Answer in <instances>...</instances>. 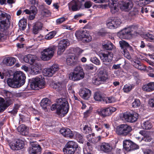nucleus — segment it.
<instances>
[{
	"instance_id": "obj_12",
	"label": "nucleus",
	"mask_w": 154,
	"mask_h": 154,
	"mask_svg": "<svg viewBox=\"0 0 154 154\" xmlns=\"http://www.w3.org/2000/svg\"><path fill=\"white\" fill-rule=\"evenodd\" d=\"M123 117L127 122H133L137 120L138 118V115L136 112H132L124 114Z\"/></svg>"
},
{
	"instance_id": "obj_10",
	"label": "nucleus",
	"mask_w": 154,
	"mask_h": 154,
	"mask_svg": "<svg viewBox=\"0 0 154 154\" xmlns=\"http://www.w3.org/2000/svg\"><path fill=\"white\" fill-rule=\"evenodd\" d=\"M119 5L121 10L128 11L132 8L133 4L131 0H124L119 3Z\"/></svg>"
},
{
	"instance_id": "obj_33",
	"label": "nucleus",
	"mask_w": 154,
	"mask_h": 154,
	"mask_svg": "<svg viewBox=\"0 0 154 154\" xmlns=\"http://www.w3.org/2000/svg\"><path fill=\"white\" fill-rule=\"evenodd\" d=\"M26 20L23 19L21 20L19 22L18 25L20 29L24 30L25 29L26 26Z\"/></svg>"
},
{
	"instance_id": "obj_46",
	"label": "nucleus",
	"mask_w": 154,
	"mask_h": 154,
	"mask_svg": "<svg viewBox=\"0 0 154 154\" xmlns=\"http://www.w3.org/2000/svg\"><path fill=\"white\" fill-rule=\"evenodd\" d=\"M90 61L97 65H99L100 64V60L95 57H91L90 58Z\"/></svg>"
},
{
	"instance_id": "obj_31",
	"label": "nucleus",
	"mask_w": 154,
	"mask_h": 154,
	"mask_svg": "<svg viewBox=\"0 0 154 154\" xmlns=\"http://www.w3.org/2000/svg\"><path fill=\"white\" fill-rule=\"evenodd\" d=\"M116 100V98L113 96L106 97L103 98V101L106 103H112L115 102Z\"/></svg>"
},
{
	"instance_id": "obj_27",
	"label": "nucleus",
	"mask_w": 154,
	"mask_h": 154,
	"mask_svg": "<svg viewBox=\"0 0 154 154\" xmlns=\"http://www.w3.org/2000/svg\"><path fill=\"white\" fill-rule=\"evenodd\" d=\"M50 100L48 98H44L41 100V106L45 111L47 110V107L50 105Z\"/></svg>"
},
{
	"instance_id": "obj_34",
	"label": "nucleus",
	"mask_w": 154,
	"mask_h": 154,
	"mask_svg": "<svg viewBox=\"0 0 154 154\" xmlns=\"http://www.w3.org/2000/svg\"><path fill=\"white\" fill-rule=\"evenodd\" d=\"M43 74L45 76H52L54 74L50 68L45 69L43 70Z\"/></svg>"
},
{
	"instance_id": "obj_21",
	"label": "nucleus",
	"mask_w": 154,
	"mask_h": 154,
	"mask_svg": "<svg viewBox=\"0 0 154 154\" xmlns=\"http://www.w3.org/2000/svg\"><path fill=\"white\" fill-rule=\"evenodd\" d=\"M101 150L104 152H108L111 151L112 147L111 145L106 143H102L100 146Z\"/></svg>"
},
{
	"instance_id": "obj_49",
	"label": "nucleus",
	"mask_w": 154,
	"mask_h": 154,
	"mask_svg": "<svg viewBox=\"0 0 154 154\" xmlns=\"http://www.w3.org/2000/svg\"><path fill=\"white\" fill-rule=\"evenodd\" d=\"M63 86V84L60 82H57L54 84V87L57 91L60 90Z\"/></svg>"
},
{
	"instance_id": "obj_38",
	"label": "nucleus",
	"mask_w": 154,
	"mask_h": 154,
	"mask_svg": "<svg viewBox=\"0 0 154 154\" xmlns=\"http://www.w3.org/2000/svg\"><path fill=\"white\" fill-rule=\"evenodd\" d=\"M95 100L97 101H101L103 100V98L101 93L99 92H96L95 93L94 96Z\"/></svg>"
},
{
	"instance_id": "obj_50",
	"label": "nucleus",
	"mask_w": 154,
	"mask_h": 154,
	"mask_svg": "<svg viewBox=\"0 0 154 154\" xmlns=\"http://www.w3.org/2000/svg\"><path fill=\"white\" fill-rule=\"evenodd\" d=\"M119 43L120 47L121 48V49L123 50L124 47H127L128 46H129V44L126 41L124 40H121L119 42Z\"/></svg>"
},
{
	"instance_id": "obj_19",
	"label": "nucleus",
	"mask_w": 154,
	"mask_h": 154,
	"mask_svg": "<svg viewBox=\"0 0 154 154\" xmlns=\"http://www.w3.org/2000/svg\"><path fill=\"white\" fill-rule=\"evenodd\" d=\"M60 133L64 137L72 138L73 136V134L69 128H62L60 131Z\"/></svg>"
},
{
	"instance_id": "obj_57",
	"label": "nucleus",
	"mask_w": 154,
	"mask_h": 154,
	"mask_svg": "<svg viewBox=\"0 0 154 154\" xmlns=\"http://www.w3.org/2000/svg\"><path fill=\"white\" fill-rule=\"evenodd\" d=\"M144 154H154V150L152 149H144L143 150Z\"/></svg>"
},
{
	"instance_id": "obj_23",
	"label": "nucleus",
	"mask_w": 154,
	"mask_h": 154,
	"mask_svg": "<svg viewBox=\"0 0 154 154\" xmlns=\"http://www.w3.org/2000/svg\"><path fill=\"white\" fill-rule=\"evenodd\" d=\"M98 76L102 83L106 82L108 79L106 72L104 70H100Z\"/></svg>"
},
{
	"instance_id": "obj_28",
	"label": "nucleus",
	"mask_w": 154,
	"mask_h": 154,
	"mask_svg": "<svg viewBox=\"0 0 154 154\" xmlns=\"http://www.w3.org/2000/svg\"><path fill=\"white\" fill-rule=\"evenodd\" d=\"M24 11L27 14H31V13L36 14L37 13V10L35 6L32 5L30 7L29 10L26 9Z\"/></svg>"
},
{
	"instance_id": "obj_40",
	"label": "nucleus",
	"mask_w": 154,
	"mask_h": 154,
	"mask_svg": "<svg viewBox=\"0 0 154 154\" xmlns=\"http://www.w3.org/2000/svg\"><path fill=\"white\" fill-rule=\"evenodd\" d=\"M76 150L66 147L63 149V151L65 154H74Z\"/></svg>"
},
{
	"instance_id": "obj_9",
	"label": "nucleus",
	"mask_w": 154,
	"mask_h": 154,
	"mask_svg": "<svg viewBox=\"0 0 154 154\" xmlns=\"http://www.w3.org/2000/svg\"><path fill=\"white\" fill-rule=\"evenodd\" d=\"M75 35L79 39H83L86 42H88L91 40V37L89 35V32L86 30L76 31Z\"/></svg>"
},
{
	"instance_id": "obj_17",
	"label": "nucleus",
	"mask_w": 154,
	"mask_h": 154,
	"mask_svg": "<svg viewBox=\"0 0 154 154\" xmlns=\"http://www.w3.org/2000/svg\"><path fill=\"white\" fill-rule=\"evenodd\" d=\"M28 150L29 153L30 154H40L41 149L39 145L33 143L29 148Z\"/></svg>"
},
{
	"instance_id": "obj_13",
	"label": "nucleus",
	"mask_w": 154,
	"mask_h": 154,
	"mask_svg": "<svg viewBox=\"0 0 154 154\" xmlns=\"http://www.w3.org/2000/svg\"><path fill=\"white\" fill-rule=\"evenodd\" d=\"M69 45V42L68 39H63L60 40L58 44V54L61 55Z\"/></svg>"
},
{
	"instance_id": "obj_8",
	"label": "nucleus",
	"mask_w": 154,
	"mask_h": 154,
	"mask_svg": "<svg viewBox=\"0 0 154 154\" xmlns=\"http://www.w3.org/2000/svg\"><path fill=\"white\" fill-rule=\"evenodd\" d=\"M121 21L118 17L110 18L106 21L107 27L110 29L117 28L121 23Z\"/></svg>"
},
{
	"instance_id": "obj_32",
	"label": "nucleus",
	"mask_w": 154,
	"mask_h": 154,
	"mask_svg": "<svg viewBox=\"0 0 154 154\" xmlns=\"http://www.w3.org/2000/svg\"><path fill=\"white\" fill-rule=\"evenodd\" d=\"M15 140L17 143V150H19L23 149L24 146V141L19 139H17Z\"/></svg>"
},
{
	"instance_id": "obj_25",
	"label": "nucleus",
	"mask_w": 154,
	"mask_h": 154,
	"mask_svg": "<svg viewBox=\"0 0 154 154\" xmlns=\"http://www.w3.org/2000/svg\"><path fill=\"white\" fill-rule=\"evenodd\" d=\"M42 24L40 22H37L34 23L33 26L32 31L34 33L37 34L39 31L42 29Z\"/></svg>"
},
{
	"instance_id": "obj_51",
	"label": "nucleus",
	"mask_w": 154,
	"mask_h": 154,
	"mask_svg": "<svg viewBox=\"0 0 154 154\" xmlns=\"http://www.w3.org/2000/svg\"><path fill=\"white\" fill-rule=\"evenodd\" d=\"M41 13L43 16L47 17L51 14L49 10L47 9L44 8L42 11Z\"/></svg>"
},
{
	"instance_id": "obj_39",
	"label": "nucleus",
	"mask_w": 154,
	"mask_h": 154,
	"mask_svg": "<svg viewBox=\"0 0 154 154\" xmlns=\"http://www.w3.org/2000/svg\"><path fill=\"white\" fill-rule=\"evenodd\" d=\"M113 45L110 42H108L106 44L103 45V47L106 50H112L113 48Z\"/></svg>"
},
{
	"instance_id": "obj_4",
	"label": "nucleus",
	"mask_w": 154,
	"mask_h": 154,
	"mask_svg": "<svg viewBox=\"0 0 154 154\" xmlns=\"http://www.w3.org/2000/svg\"><path fill=\"white\" fill-rule=\"evenodd\" d=\"M85 76V73L82 67L79 66L76 67L73 72L70 73L69 78L73 81H78L83 79Z\"/></svg>"
},
{
	"instance_id": "obj_30",
	"label": "nucleus",
	"mask_w": 154,
	"mask_h": 154,
	"mask_svg": "<svg viewBox=\"0 0 154 154\" xmlns=\"http://www.w3.org/2000/svg\"><path fill=\"white\" fill-rule=\"evenodd\" d=\"M67 64L68 65H74L76 64L75 57L72 56L68 57L66 60Z\"/></svg>"
},
{
	"instance_id": "obj_26",
	"label": "nucleus",
	"mask_w": 154,
	"mask_h": 154,
	"mask_svg": "<svg viewBox=\"0 0 154 154\" xmlns=\"http://www.w3.org/2000/svg\"><path fill=\"white\" fill-rule=\"evenodd\" d=\"M142 89L144 91L150 92L154 90V82H150L147 85H144Z\"/></svg>"
},
{
	"instance_id": "obj_18",
	"label": "nucleus",
	"mask_w": 154,
	"mask_h": 154,
	"mask_svg": "<svg viewBox=\"0 0 154 154\" xmlns=\"http://www.w3.org/2000/svg\"><path fill=\"white\" fill-rule=\"evenodd\" d=\"M108 4L112 14H115L118 10L117 0H108Z\"/></svg>"
},
{
	"instance_id": "obj_58",
	"label": "nucleus",
	"mask_w": 154,
	"mask_h": 154,
	"mask_svg": "<svg viewBox=\"0 0 154 154\" xmlns=\"http://www.w3.org/2000/svg\"><path fill=\"white\" fill-rule=\"evenodd\" d=\"M4 99L2 98H0V112L3 111L5 109L4 104Z\"/></svg>"
},
{
	"instance_id": "obj_62",
	"label": "nucleus",
	"mask_w": 154,
	"mask_h": 154,
	"mask_svg": "<svg viewBox=\"0 0 154 154\" xmlns=\"http://www.w3.org/2000/svg\"><path fill=\"white\" fill-rule=\"evenodd\" d=\"M132 88V87L131 85H126L124 86L123 90L124 92L127 93L131 90Z\"/></svg>"
},
{
	"instance_id": "obj_35",
	"label": "nucleus",
	"mask_w": 154,
	"mask_h": 154,
	"mask_svg": "<svg viewBox=\"0 0 154 154\" xmlns=\"http://www.w3.org/2000/svg\"><path fill=\"white\" fill-rule=\"evenodd\" d=\"M142 126L143 129L148 130L152 127V125L149 121H147L143 123Z\"/></svg>"
},
{
	"instance_id": "obj_52",
	"label": "nucleus",
	"mask_w": 154,
	"mask_h": 154,
	"mask_svg": "<svg viewBox=\"0 0 154 154\" xmlns=\"http://www.w3.org/2000/svg\"><path fill=\"white\" fill-rule=\"evenodd\" d=\"M140 105V101L139 99H135L134 101L132 103V106L133 107H137Z\"/></svg>"
},
{
	"instance_id": "obj_3",
	"label": "nucleus",
	"mask_w": 154,
	"mask_h": 154,
	"mask_svg": "<svg viewBox=\"0 0 154 154\" xmlns=\"http://www.w3.org/2000/svg\"><path fill=\"white\" fill-rule=\"evenodd\" d=\"M57 48V46L52 45L43 50L41 52V59L44 61H47L51 59L53 56Z\"/></svg>"
},
{
	"instance_id": "obj_29",
	"label": "nucleus",
	"mask_w": 154,
	"mask_h": 154,
	"mask_svg": "<svg viewBox=\"0 0 154 154\" xmlns=\"http://www.w3.org/2000/svg\"><path fill=\"white\" fill-rule=\"evenodd\" d=\"M67 147L69 148L73 149H76L78 148V146L77 144L73 141H69L67 142L66 144Z\"/></svg>"
},
{
	"instance_id": "obj_53",
	"label": "nucleus",
	"mask_w": 154,
	"mask_h": 154,
	"mask_svg": "<svg viewBox=\"0 0 154 154\" xmlns=\"http://www.w3.org/2000/svg\"><path fill=\"white\" fill-rule=\"evenodd\" d=\"M56 34L55 31H52L47 35L45 36V38L47 39L50 40L53 38Z\"/></svg>"
},
{
	"instance_id": "obj_22",
	"label": "nucleus",
	"mask_w": 154,
	"mask_h": 154,
	"mask_svg": "<svg viewBox=\"0 0 154 154\" xmlns=\"http://www.w3.org/2000/svg\"><path fill=\"white\" fill-rule=\"evenodd\" d=\"M36 57L35 55L29 54L23 57V60L26 63L32 64L35 60Z\"/></svg>"
},
{
	"instance_id": "obj_41",
	"label": "nucleus",
	"mask_w": 154,
	"mask_h": 154,
	"mask_svg": "<svg viewBox=\"0 0 154 154\" xmlns=\"http://www.w3.org/2000/svg\"><path fill=\"white\" fill-rule=\"evenodd\" d=\"M16 140L10 141L9 142V145L11 149L14 150H17V146Z\"/></svg>"
},
{
	"instance_id": "obj_37",
	"label": "nucleus",
	"mask_w": 154,
	"mask_h": 154,
	"mask_svg": "<svg viewBox=\"0 0 154 154\" xmlns=\"http://www.w3.org/2000/svg\"><path fill=\"white\" fill-rule=\"evenodd\" d=\"M154 1V0H138L137 4L140 6H142L148 3L149 2Z\"/></svg>"
},
{
	"instance_id": "obj_48",
	"label": "nucleus",
	"mask_w": 154,
	"mask_h": 154,
	"mask_svg": "<svg viewBox=\"0 0 154 154\" xmlns=\"http://www.w3.org/2000/svg\"><path fill=\"white\" fill-rule=\"evenodd\" d=\"M26 127L24 125H21L17 128V130L18 132L23 134V133L26 130Z\"/></svg>"
},
{
	"instance_id": "obj_54",
	"label": "nucleus",
	"mask_w": 154,
	"mask_h": 154,
	"mask_svg": "<svg viewBox=\"0 0 154 154\" xmlns=\"http://www.w3.org/2000/svg\"><path fill=\"white\" fill-rule=\"evenodd\" d=\"M77 140L78 142L81 143L83 142V137L81 134L79 133H76L75 135Z\"/></svg>"
},
{
	"instance_id": "obj_44",
	"label": "nucleus",
	"mask_w": 154,
	"mask_h": 154,
	"mask_svg": "<svg viewBox=\"0 0 154 154\" xmlns=\"http://www.w3.org/2000/svg\"><path fill=\"white\" fill-rule=\"evenodd\" d=\"M30 121V118L28 117H26L23 115H21L20 116V122L29 123Z\"/></svg>"
},
{
	"instance_id": "obj_24",
	"label": "nucleus",
	"mask_w": 154,
	"mask_h": 154,
	"mask_svg": "<svg viewBox=\"0 0 154 154\" xmlns=\"http://www.w3.org/2000/svg\"><path fill=\"white\" fill-rule=\"evenodd\" d=\"M16 61L14 57H8L5 58L3 60L4 63L7 66H12L14 64Z\"/></svg>"
},
{
	"instance_id": "obj_45",
	"label": "nucleus",
	"mask_w": 154,
	"mask_h": 154,
	"mask_svg": "<svg viewBox=\"0 0 154 154\" xmlns=\"http://www.w3.org/2000/svg\"><path fill=\"white\" fill-rule=\"evenodd\" d=\"M106 115H107V116L111 115L112 112H113L116 111L115 108L112 107H109L106 108Z\"/></svg>"
},
{
	"instance_id": "obj_47",
	"label": "nucleus",
	"mask_w": 154,
	"mask_h": 154,
	"mask_svg": "<svg viewBox=\"0 0 154 154\" xmlns=\"http://www.w3.org/2000/svg\"><path fill=\"white\" fill-rule=\"evenodd\" d=\"M95 130L98 132H103V126L100 123H97L94 126Z\"/></svg>"
},
{
	"instance_id": "obj_5",
	"label": "nucleus",
	"mask_w": 154,
	"mask_h": 154,
	"mask_svg": "<svg viewBox=\"0 0 154 154\" xmlns=\"http://www.w3.org/2000/svg\"><path fill=\"white\" fill-rule=\"evenodd\" d=\"M131 131V127L127 124L121 125L116 129V132L117 134L124 136L127 135Z\"/></svg>"
},
{
	"instance_id": "obj_36",
	"label": "nucleus",
	"mask_w": 154,
	"mask_h": 154,
	"mask_svg": "<svg viewBox=\"0 0 154 154\" xmlns=\"http://www.w3.org/2000/svg\"><path fill=\"white\" fill-rule=\"evenodd\" d=\"M87 140L91 143H96V141H95L96 137H95V134L93 133L92 134H89L87 136Z\"/></svg>"
},
{
	"instance_id": "obj_63",
	"label": "nucleus",
	"mask_w": 154,
	"mask_h": 154,
	"mask_svg": "<svg viewBox=\"0 0 154 154\" xmlns=\"http://www.w3.org/2000/svg\"><path fill=\"white\" fill-rule=\"evenodd\" d=\"M19 108V105L17 104L15 105L13 110L9 112L11 114L14 115L17 114Z\"/></svg>"
},
{
	"instance_id": "obj_43",
	"label": "nucleus",
	"mask_w": 154,
	"mask_h": 154,
	"mask_svg": "<svg viewBox=\"0 0 154 154\" xmlns=\"http://www.w3.org/2000/svg\"><path fill=\"white\" fill-rule=\"evenodd\" d=\"M92 129L90 126L88 125H85L83 127L82 131L85 134H88L91 132Z\"/></svg>"
},
{
	"instance_id": "obj_11",
	"label": "nucleus",
	"mask_w": 154,
	"mask_h": 154,
	"mask_svg": "<svg viewBox=\"0 0 154 154\" xmlns=\"http://www.w3.org/2000/svg\"><path fill=\"white\" fill-rule=\"evenodd\" d=\"M123 146L124 149L128 151L133 150L139 148V146L138 145L133 143L129 140H126L124 141Z\"/></svg>"
},
{
	"instance_id": "obj_59",
	"label": "nucleus",
	"mask_w": 154,
	"mask_h": 154,
	"mask_svg": "<svg viewBox=\"0 0 154 154\" xmlns=\"http://www.w3.org/2000/svg\"><path fill=\"white\" fill-rule=\"evenodd\" d=\"M50 68L54 74L59 69V66L57 64H54Z\"/></svg>"
},
{
	"instance_id": "obj_1",
	"label": "nucleus",
	"mask_w": 154,
	"mask_h": 154,
	"mask_svg": "<svg viewBox=\"0 0 154 154\" xmlns=\"http://www.w3.org/2000/svg\"><path fill=\"white\" fill-rule=\"evenodd\" d=\"M26 79L25 75L24 73L21 71H16L14 73L13 78L8 79L7 82L9 86L18 88L24 84Z\"/></svg>"
},
{
	"instance_id": "obj_56",
	"label": "nucleus",
	"mask_w": 154,
	"mask_h": 154,
	"mask_svg": "<svg viewBox=\"0 0 154 154\" xmlns=\"http://www.w3.org/2000/svg\"><path fill=\"white\" fill-rule=\"evenodd\" d=\"M122 53L124 54V56L127 59L130 60L131 59V57L130 54L126 49H123L122 50Z\"/></svg>"
},
{
	"instance_id": "obj_60",
	"label": "nucleus",
	"mask_w": 154,
	"mask_h": 154,
	"mask_svg": "<svg viewBox=\"0 0 154 154\" xmlns=\"http://www.w3.org/2000/svg\"><path fill=\"white\" fill-rule=\"evenodd\" d=\"M40 66L39 64H35V65L33 66L32 70L33 72L35 73L37 72V73L39 72Z\"/></svg>"
},
{
	"instance_id": "obj_15",
	"label": "nucleus",
	"mask_w": 154,
	"mask_h": 154,
	"mask_svg": "<svg viewBox=\"0 0 154 154\" xmlns=\"http://www.w3.org/2000/svg\"><path fill=\"white\" fill-rule=\"evenodd\" d=\"M100 59L104 62H110L112 59L113 55L111 52L105 51L99 54Z\"/></svg>"
},
{
	"instance_id": "obj_7",
	"label": "nucleus",
	"mask_w": 154,
	"mask_h": 154,
	"mask_svg": "<svg viewBox=\"0 0 154 154\" xmlns=\"http://www.w3.org/2000/svg\"><path fill=\"white\" fill-rule=\"evenodd\" d=\"M10 15L5 12L0 11V27L3 29L10 22L11 19Z\"/></svg>"
},
{
	"instance_id": "obj_42",
	"label": "nucleus",
	"mask_w": 154,
	"mask_h": 154,
	"mask_svg": "<svg viewBox=\"0 0 154 154\" xmlns=\"http://www.w3.org/2000/svg\"><path fill=\"white\" fill-rule=\"evenodd\" d=\"M144 38L150 42H154V36L149 33H147L144 35Z\"/></svg>"
},
{
	"instance_id": "obj_55",
	"label": "nucleus",
	"mask_w": 154,
	"mask_h": 154,
	"mask_svg": "<svg viewBox=\"0 0 154 154\" xmlns=\"http://www.w3.org/2000/svg\"><path fill=\"white\" fill-rule=\"evenodd\" d=\"M99 79V78L98 76L97 77L93 78L92 80V83L94 85H98L100 84L102 82Z\"/></svg>"
},
{
	"instance_id": "obj_2",
	"label": "nucleus",
	"mask_w": 154,
	"mask_h": 154,
	"mask_svg": "<svg viewBox=\"0 0 154 154\" xmlns=\"http://www.w3.org/2000/svg\"><path fill=\"white\" fill-rule=\"evenodd\" d=\"M57 113L59 116L63 117L68 112L69 106L68 102L65 98H59L57 101Z\"/></svg>"
},
{
	"instance_id": "obj_64",
	"label": "nucleus",
	"mask_w": 154,
	"mask_h": 154,
	"mask_svg": "<svg viewBox=\"0 0 154 154\" xmlns=\"http://www.w3.org/2000/svg\"><path fill=\"white\" fill-rule=\"evenodd\" d=\"M106 108L101 109L99 111H98V113L100 115L102 116H106L107 115H106Z\"/></svg>"
},
{
	"instance_id": "obj_61",
	"label": "nucleus",
	"mask_w": 154,
	"mask_h": 154,
	"mask_svg": "<svg viewBox=\"0 0 154 154\" xmlns=\"http://www.w3.org/2000/svg\"><path fill=\"white\" fill-rule=\"evenodd\" d=\"M13 103V101L12 100L9 99L7 100L5 103H4V106L5 109Z\"/></svg>"
},
{
	"instance_id": "obj_14",
	"label": "nucleus",
	"mask_w": 154,
	"mask_h": 154,
	"mask_svg": "<svg viewBox=\"0 0 154 154\" xmlns=\"http://www.w3.org/2000/svg\"><path fill=\"white\" fill-rule=\"evenodd\" d=\"M136 32L134 31V28L133 27H128L123 29L120 34L121 37L124 39L128 38L130 35L131 36L133 35H135Z\"/></svg>"
},
{
	"instance_id": "obj_20",
	"label": "nucleus",
	"mask_w": 154,
	"mask_h": 154,
	"mask_svg": "<svg viewBox=\"0 0 154 154\" xmlns=\"http://www.w3.org/2000/svg\"><path fill=\"white\" fill-rule=\"evenodd\" d=\"M81 97L85 100H88L91 95L90 91L88 89L85 88L79 91Z\"/></svg>"
},
{
	"instance_id": "obj_6",
	"label": "nucleus",
	"mask_w": 154,
	"mask_h": 154,
	"mask_svg": "<svg viewBox=\"0 0 154 154\" xmlns=\"http://www.w3.org/2000/svg\"><path fill=\"white\" fill-rule=\"evenodd\" d=\"M44 79L42 76L36 77L34 80L30 84L31 88L34 90L38 89V88H42L45 86Z\"/></svg>"
},
{
	"instance_id": "obj_16",
	"label": "nucleus",
	"mask_w": 154,
	"mask_h": 154,
	"mask_svg": "<svg viewBox=\"0 0 154 154\" xmlns=\"http://www.w3.org/2000/svg\"><path fill=\"white\" fill-rule=\"evenodd\" d=\"M68 5L69 8H71L72 10L74 11L79 10L81 7V3L79 0H73Z\"/></svg>"
}]
</instances>
